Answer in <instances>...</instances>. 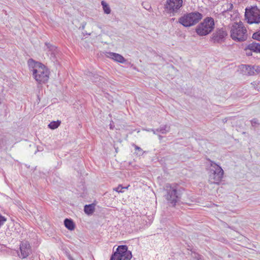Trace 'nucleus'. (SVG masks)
I'll list each match as a JSON object with an SVG mask.
<instances>
[{
  "label": "nucleus",
  "mask_w": 260,
  "mask_h": 260,
  "mask_svg": "<svg viewBox=\"0 0 260 260\" xmlns=\"http://www.w3.org/2000/svg\"><path fill=\"white\" fill-rule=\"evenodd\" d=\"M132 257V252L128 250L125 245H119L111 255L110 260H131Z\"/></svg>",
  "instance_id": "nucleus-7"
},
{
  "label": "nucleus",
  "mask_w": 260,
  "mask_h": 260,
  "mask_svg": "<svg viewBox=\"0 0 260 260\" xmlns=\"http://www.w3.org/2000/svg\"><path fill=\"white\" fill-rule=\"evenodd\" d=\"M128 187V186L127 187H122L121 185H119L118 186L115 188L114 189V190L118 192H123L124 189H127Z\"/></svg>",
  "instance_id": "nucleus-23"
},
{
  "label": "nucleus",
  "mask_w": 260,
  "mask_h": 260,
  "mask_svg": "<svg viewBox=\"0 0 260 260\" xmlns=\"http://www.w3.org/2000/svg\"><path fill=\"white\" fill-rule=\"evenodd\" d=\"M166 199L170 206L175 207L181 198L182 191L176 184H168L166 186Z\"/></svg>",
  "instance_id": "nucleus-2"
},
{
  "label": "nucleus",
  "mask_w": 260,
  "mask_h": 260,
  "mask_svg": "<svg viewBox=\"0 0 260 260\" xmlns=\"http://www.w3.org/2000/svg\"><path fill=\"white\" fill-rule=\"evenodd\" d=\"M107 56L114 60L120 62V63H124L126 61V59L120 54L114 53V52H109Z\"/></svg>",
  "instance_id": "nucleus-13"
},
{
  "label": "nucleus",
  "mask_w": 260,
  "mask_h": 260,
  "mask_svg": "<svg viewBox=\"0 0 260 260\" xmlns=\"http://www.w3.org/2000/svg\"><path fill=\"white\" fill-rule=\"evenodd\" d=\"M251 124L252 127L254 128V129H255L256 127H257L259 124L260 123L258 121V120L256 118H253L251 121Z\"/></svg>",
  "instance_id": "nucleus-20"
},
{
  "label": "nucleus",
  "mask_w": 260,
  "mask_h": 260,
  "mask_svg": "<svg viewBox=\"0 0 260 260\" xmlns=\"http://www.w3.org/2000/svg\"><path fill=\"white\" fill-rule=\"evenodd\" d=\"M144 7L145 8V9H147V10H149V9L151 8V7L149 5L148 6V7H147V6H146V7Z\"/></svg>",
  "instance_id": "nucleus-29"
},
{
  "label": "nucleus",
  "mask_w": 260,
  "mask_h": 260,
  "mask_svg": "<svg viewBox=\"0 0 260 260\" xmlns=\"http://www.w3.org/2000/svg\"><path fill=\"white\" fill-rule=\"evenodd\" d=\"M245 17L249 24H258L260 23V10L256 6L246 8Z\"/></svg>",
  "instance_id": "nucleus-8"
},
{
  "label": "nucleus",
  "mask_w": 260,
  "mask_h": 260,
  "mask_svg": "<svg viewBox=\"0 0 260 260\" xmlns=\"http://www.w3.org/2000/svg\"><path fill=\"white\" fill-rule=\"evenodd\" d=\"M247 49L252 50L255 53H260V43L252 42L247 45Z\"/></svg>",
  "instance_id": "nucleus-14"
},
{
  "label": "nucleus",
  "mask_w": 260,
  "mask_h": 260,
  "mask_svg": "<svg viewBox=\"0 0 260 260\" xmlns=\"http://www.w3.org/2000/svg\"><path fill=\"white\" fill-rule=\"evenodd\" d=\"M230 32L232 39L235 41L242 42L247 39V29L241 22H234Z\"/></svg>",
  "instance_id": "nucleus-5"
},
{
  "label": "nucleus",
  "mask_w": 260,
  "mask_h": 260,
  "mask_svg": "<svg viewBox=\"0 0 260 260\" xmlns=\"http://www.w3.org/2000/svg\"><path fill=\"white\" fill-rule=\"evenodd\" d=\"M158 137H159V140H161L162 139V137L161 136H160V135H159Z\"/></svg>",
  "instance_id": "nucleus-31"
},
{
  "label": "nucleus",
  "mask_w": 260,
  "mask_h": 260,
  "mask_svg": "<svg viewBox=\"0 0 260 260\" xmlns=\"http://www.w3.org/2000/svg\"><path fill=\"white\" fill-rule=\"evenodd\" d=\"M19 249L20 253L18 256L22 259L26 258L31 253V246L27 241L21 242Z\"/></svg>",
  "instance_id": "nucleus-11"
},
{
  "label": "nucleus",
  "mask_w": 260,
  "mask_h": 260,
  "mask_svg": "<svg viewBox=\"0 0 260 260\" xmlns=\"http://www.w3.org/2000/svg\"><path fill=\"white\" fill-rule=\"evenodd\" d=\"M60 121H53L48 124V127L51 129H54L57 128L60 125Z\"/></svg>",
  "instance_id": "nucleus-19"
},
{
  "label": "nucleus",
  "mask_w": 260,
  "mask_h": 260,
  "mask_svg": "<svg viewBox=\"0 0 260 260\" xmlns=\"http://www.w3.org/2000/svg\"><path fill=\"white\" fill-rule=\"evenodd\" d=\"M182 6V0H167L165 8L168 13L174 15L179 12Z\"/></svg>",
  "instance_id": "nucleus-9"
},
{
  "label": "nucleus",
  "mask_w": 260,
  "mask_h": 260,
  "mask_svg": "<svg viewBox=\"0 0 260 260\" xmlns=\"http://www.w3.org/2000/svg\"><path fill=\"white\" fill-rule=\"evenodd\" d=\"M147 132H151V129H145Z\"/></svg>",
  "instance_id": "nucleus-32"
},
{
  "label": "nucleus",
  "mask_w": 260,
  "mask_h": 260,
  "mask_svg": "<svg viewBox=\"0 0 260 260\" xmlns=\"http://www.w3.org/2000/svg\"><path fill=\"white\" fill-rule=\"evenodd\" d=\"M215 27L214 19L211 17L205 18L196 28V32L200 36H206L211 33Z\"/></svg>",
  "instance_id": "nucleus-6"
},
{
  "label": "nucleus",
  "mask_w": 260,
  "mask_h": 260,
  "mask_svg": "<svg viewBox=\"0 0 260 260\" xmlns=\"http://www.w3.org/2000/svg\"><path fill=\"white\" fill-rule=\"evenodd\" d=\"M230 5H231V7H230L231 8H230L232 9L233 8V5L232 4H230Z\"/></svg>",
  "instance_id": "nucleus-33"
},
{
  "label": "nucleus",
  "mask_w": 260,
  "mask_h": 260,
  "mask_svg": "<svg viewBox=\"0 0 260 260\" xmlns=\"http://www.w3.org/2000/svg\"><path fill=\"white\" fill-rule=\"evenodd\" d=\"M245 54L247 56H250L252 55V51L249 49H247V46L245 47Z\"/></svg>",
  "instance_id": "nucleus-26"
},
{
  "label": "nucleus",
  "mask_w": 260,
  "mask_h": 260,
  "mask_svg": "<svg viewBox=\"0 0 260 260\" xmlns=\"http://www.w3.org/2000/svg\"><path fill=\"white\" fill-rule=\"evenodd\" d=\"M202 18V14L194 11L184 14L178 19V22L185 27H189L198 23Z\"/></svg>",
  "instance_id": "nucleus-3"
},
{
  "label": "nucleus",
  "mask_w": 260,
  "mask_h": 260,
  "mask_svg": "<svg viewBox=\"0 0 260 260\" xmlns=\"http://www.w3.org/2000/svg\"><path fill=\"white\" fill-rule=\"evenodd\" d=\"M144 7L145 8V9H147V10H149V9L151 8V7L149 5L148 6V7H147V6H146V7Z\"/></svg>",
  "instance_id": "nucleus-30"
},
{
  "label": "nucleus",
  "mask_w": 260,
  "mask_h": 260,
  "mask_svg": "<svg viewBox=\"0 0 260 260\" xmlns=\"http://www.w3.org/2000/svg\"><path fill=\"white\" fill-rule=\"evenodd\" d=\"M210 163L209 171V181L211 183L219 184L221 181L224 174L222 168L214 161L209 159Z\"/></svg>",
  "instance_id": "nucleus-4"
},
{
  "label": "nucleus",
  "mask_w": 260,
  "mask_h": 260,
  "mask_svg": "<svg viewBox=\"0 0 260 260\" xmlns=\"http://www.w3.org/2000/svg\"><path fill=\"white\" fill-rule=\"evenodd\" d=\"M71 260H74L73 258H71Z\"/></svg>",
  "instance_id": "nucleus-35"
},
{
  "label": "nucleus",
  "mask_w": 260,
  "mask_h": 260,
  "mask_svg": "<svg viewBox=\"0 0 260 260\" xmlns=\"http://www.w3.org/2000/svg\"><path fill=\"white\" fill-rule=\"evenodd\" d=\"M252 39L260 41V29L253 34Z\"/></svg>",
  "instance_id": "nucleus-21"
},
{
  "label": "nucleus",
  "mask_w": 260,
  "mask_h": 260,
  "mask_svg": "<svg viewBox=\"0 0 260 260\" xmlns=\"http://www.w3.org/2000/svg\"><path fill=\"white\" fill-rule=\"evenodd\" d=\"M95 210V206L94 204L86 205L84 206V211L85 213L88 215L92 214Z\"/></svg>",
  "instance_id": "nucleus-16"
},
{
  "label": "nucleus",
  "mask_w": 260,
  "mask_h": 260,
  "mask_svg": "<svg viewBox=\"0 0 260 260\" xmlns=\"http://www.w3.org/2000/svg\"><path fill=\"white\" fill-rule=\"evenodd\" d=\"M101 5L103 6V9L105 14H109L111 13V9L109 6L105 1H102Z\"/></svg>",
  "instance_id": "nucleus-18"
},
{
  "label": "nucleus",
  "mask_w": 260,
  "mask_h": 260,
  "mask_svg": "<svg viewBox=\"0 0 260 260\" xmlns=\"http://www.w3.org/2000/svg\"><path fill=\"white\" fill-rule=\"evenodd\" d=\"M2 103V99L1 98H0V104Z\"/></svg>",
  "instance_id": "nucleus-34"
},
{
  "label": "nucleus",
  "mask_w": 260,
  "mask_h": 260,
  "mask_svg": "<svg viewBox=\"0 0 260 260\" xmlns=\"http://www.w3.org/2000/svg\"><path fill=\"white\" fill-rule=\"evenodd\" d=\"M228 36V32L224 28H218L212 34L211 38L214 43L221 44L223 43Z\"/></svg>",
  "instance_id": "nucleus-10"
},
{
  "label": "nucleus",
  "mask_w": 260,
  "mask_h": 260,
  "mask_svg": "<svg viewBox=\"0 0 260 260\" xmlns=\"http://www.w3.org/2000/svg\"><path fill=\"white\" fill-rule=\"evenodd\" d=\"M28 65L34 78L38 84H45L48 82L50 71L45 65L32 59L28 60Z\"/></svg>",
  "instance_id": "nucleus-1"
},
{
  "label": "nucleus",
  "mask_w": 260,
  "mask_h": 260,
  "mask_svg": "<svg viewBox=\"0 0 260 260\" xmlns=\"http://www.w3.org/2000/svg\"><path fill=\"white\" fill-rule=\"evenodd\" d=\"M252 39L260 41V29L253 34Z\"/></svg>",
  "instance_id": "nucleus-22"
},
{
  "label": "nucleus",
  "mask_w": 260,
  "mask_h": 260,
  "mask_svg": "<svg viewBox=\"0 0 260 260\" xmlns=\"http://www.w3.org/2000/svg\"><path fill=\"white\" fill-rule=\"evenodd\" d=\"M64 224L66 228L70 231H73L75 229V224L71 219H65L64 220Z\"/></svg>",
  "instance_id": "nucleus-15"
},
{
  "label": "nucleus",
  "mask_w": 260,
  "mask_h": 260,
  "mask_svg": "<svg viewBox=\"0 0 260 260\" xmlns=\"http://www.w3.org/2000/svg\"><path fill=\"white\" fill-rule=\"evenodd\" d=\"M6 220L7 218L0 214V228L3 225H4Z\"/></svg>",
  "instance_id": "nucleus-24"
},
{
  "label": "nucleus",
  "mask_w": 260,
  "mask_h": 260,
  "mask_svg": "<svg viewBox=\"0 0 260 260\" xmlns=\"http://www.w3.org/2000/svg\"><path fill=\"white\" fill-rule=\"evenodd\" d=\"M133 146H134V147L136 150H138L140 152H142V149L140 147L138 146L137 145H136L135 144H133Z\"/></svg>",
  "instance_id": "nucleus-27"
},
{
  "label": "nucleus",
  "mask_w": 260,
  "mask_h": 260,
  "mask_svg": "<svg viewBox=\"0 0 260 260\" xmlns=\"http://www.w3.org/2000/svg\"><path fill=\"white\" fill-rule=\"evenodd\" d=\"M170 128V127L169 126H168L167 125H164L156 129V131L157 132H160L162 134H166L169 132Z\"/></svg>",
  "instance_id": "nucleus-17"
},
{
  "label": "nucleus",
  "mask_w": 260,
  "mask_h": 260,
  "mask_svg": "<svg viewBox=\"0 0 260 260\" xmlns=\"http://www.w3.org/2000/svg\"><path fill=\"white\" fill-rule=\"evenodd\" d=\"M242 71L247 76H253L260 73V67L251 65H243Z\"/></svg>",
  "instance_id": "nucleus-12"
},
{
  "label": "nucleus",
  "mask_w": 260,
  "mask_h": 260,
  "mask_svg": "<svg viewBox=\"0 0 260 260\" xmlns=\"http://www.w3.org/2000/svg\"><path fill=\"white\" fill-rule=\"evenodd\" d=\"M151 132H153V133L154 134H156V132H157L156 131V129H151Z\"/></svg>",
  "instance_id": "nucleus-28"
},
{
  "label": "nucleus",
  "mask_w": 260,
  "mask_h": 260,
  "mask_svg": "<svg viewBox=\"0 0 260 260\" xmlns=\"http://www.w3.org/2000/svg\"><path fill=\"white\" fill-rule=\"evenodd\" d=\"M45 45L48 48H49L50 50L53 51L55 50V47L54 46L51 45L48 43H46Z\"/></svg>",
  "instance_id": "nucleus-25"
}]
</instances>
